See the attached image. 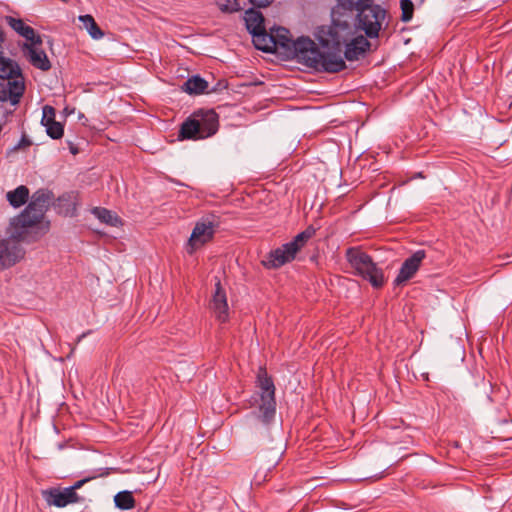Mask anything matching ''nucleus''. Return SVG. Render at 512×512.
Returning a JSON list of instances; mask_svg holds the SVG:
<instances>
[{"instance_id":"nucleus-1","label":"nucleus","mask_w":512,"mask_h":512,"mask_svg":"<svg viewBox=\"0 0 512 512\" xmlns=\"http://www.w3.org/2000/svg\"><path fill=\"white\" fill-rule=\"evenodd\" d=\"M355 34L351 21L333 19L329 26L322 27L318 32L320 47L313 41L311 68L327 73H338L346 68L342 56L343 46Z\"/></svg>"},{"instance_id":"nucleus-2","label":"nucleus","mask_w":512,"mask_h":512,"mask_svg":"<svg viewBox=\"0 0 512 512\" xmlns=\"http://www.w3.org/2000/svg\"><path fill=\"white\" fill-rule=\"evenodd\" d=\"M218 129L219 115L213 109H198L182 123L179 137L202 140L215 135Z\"/></svg>"},{"instance_id":"nucleus-3","label":"nucleus","mask_w":512,"mask_h":512,"mask_svg":"<svg viewBox=\"0 0 512 512\" xmlns=\"http://www.w3.org/2000/svg\"><path fill=\"white\" fill-rule=\"evenodd\" d=\"M256 386L259 389L251 396L250 405L258 407L257 418L269 425L276 413L275 385L265 368H260L257 374Z\"/></svg>"},{"instance_id":"nucleus-4","label":"nucleus","mask_w":512,"mask_h":512,"mask_svg":"<svg viewBox=\"0 0 512 512\" xmlns=\"http://www.w3.org/2000/svg\"><path fill=\"white\" fill-rule=\"evenodd\" d=\"M269 42L275 48H283L291 53L298 62L306 67L311 68V55H313V41L308 37H300L293 40L291 33L284 27L271 28L270 33H267Z\"/></svg>"},{"instance_id":"nucleus-5","label":"nucleus","mask_w":512,"mask_h":512,"mask_svg":"<svg viewBox=\"0 0 512 512\" xmlns=\"http://www.w3.org/2000/svg\"><path fill=\"white\" fill-rule=\"evenodd\" d=\"M345 257L356 274L369 281L374 288L383 286L384 274L382 269L360 247H349L346 250Z\"/></svg>"},{"instance_id":"nucleus-6","label":"nucleus","mask_w":512,"mask_h":512,"mask_svg":"<svg viewBox=\"0 0 512 512\" xmlns=\"http://www.w3.org/2000/svg\"><path fill=\"white\" fill-rule=\"evenodd\" d=\"M313 233V230L306 229L297 234L290 242L271 250L266 259L262 261L263 265L268 269H276L293 261L296 254L304 247Z\"/></svg>"},{"instance_id":"nucleus-7","label":"nucleus","mask_w":512,"mask_h":512,"mask_svg":"<svg viewBox=\"0 0 512 512\" xmlns=\"http://www.w3.org/2000/svg\"><path fill=\"white\" fill-rule=\"evenodd\" d=\"M386 18V10L373 1L365 3L357 13L358 27L368 38H377Z\"/></svg>"},{"instance_id":"nucleus-8","label":"nucleus","mask_w":512,"mask_h":512,"mask_svg":"<svg viewBox=\"0 0 512 512\" xmlns=\"http://www.w3.org/2000/svg\"><path fill=\"white\" fill-rule=\"evenodd\" d=\"M219 224V217L214 214L204 216L197 221L187 243L188 253L192 254L197 249L210 242Z\"/></svg>"},{"instance_id":"nucleus-9","label":"nucleus","mask_w":512,"mask_h":512,"mask_svg":"<svg viewBox=\"0 0 512 512\" xmlns=\"http://www.w3.org/2000/svg\"><path fill=\"white\" fill-rule=\"evenodd\" d=\"M24 238L23 232L17 231L8 239H0V271L15 265L23 258L24 250L19 241Z\"/></svg>"},{"instance_id":"nucleus-10","label":"nucleus","mask_w":512,"mask_h":512,"mask_svg":"<svg viewBox=\"0 0 512 512\" xmlns=\"http://www.w3.org/2000/svg\"><path fill=\"white\" fill-rule=\"evenodd\" d=\"M244 20L247 30L255 38V45L257 49L262 50L264 52L271 51V47L267 45L258 44V42L261 40L265 41L267 37L263 14L258 10L249 8L245 12Z\"/></svg>"},{"instance_id":"nucleus-11","label":"nucleus","mask_w":512,"mask_h":512,"mask_svg":"<svg viewBox=\"0 0 512 512\" xmlns=\"http://www.w3.org/2000/svg\"><path fill=\"white\" fill-rule=\"evenodd\" d=\"M426 257L425 250H417L402 263L399 272L394 279V285L400 286L409 281L419 270L422 261Z\"/></svg>"},{"instance_id":"nucleus-12","label":"nucleus","mask_w":512,"mask_h":512,"mask_svg":"<svg viewBox=\"0 0 512 512\" xmlns=\"http://www.w3.org/2000/svg\"><path fill=\"white\" fill-rule=\"evenodd\" d=\"M44 499L48 505H53L59 508H63L69 504L78 503L81 501V497L77 492L68 489L51 488L43 492Z\"/></svg>"},{"instance_id":"nucleus-13","label":"nucleus","mask_w":512,"mask_h":512,"mask_svg":"<svg viewBox=\"0 0 512 512\" xmlns=\"http://www.w3.org/2000/svg\"><path fill=\"white\" fill-rule=\"evenodd\" d=\"M1 86L2 90H0V100H10L13 104L18 103L24 92V83L21 74L4 80Z\"/></svg>"},{"instance_id":"nucleus-14","label":"nucleus","mask_w":512,"mask_h":512,"mask_svg":"<svg viewBox=\"0 0 512 512\" xmlns=\"http://www.w3.org/2000/svg\"><path fill=\"white\" fill-rule=\"evenodd\" d=\"M211 308L216 319L221 323L229 320V307L225 290L222 288L220 281L215 284V291L211 301Z\"/></svg>"},{"instance_id":"nucleus-15","label":"nucleus","mask_w":512,"mask_h":512,"mask_svg":"<svg viewBox=\"0 0 512 512\" xmlns=\"http://www.w3.org/2000/svg\"><path fill=\"white\" fill-rule=\"evenodd\" d=\"M344 46V60L356 61L369 50L370 42L362 35H354Z\"/></svg>"},{"instance_id":"nucleus-16","label":"nucleus","mask_w":512,"mask_h":512,"mask_svg":"<svg viewBox=\"0 0 512 512\" xmlns=\"http://www.w3.org/2000/svg\"><path fill=\"white\" fill-rule=\"evenodd\" d=\"M41 122L52 139H60L63 136L64 127L61 123L55 121V109L52 106L45 105L43 107Z\"/></svg>"},{"instance_id":"nucleus-17","label":"nucleus","mask_w":512,"mask_h":512,"mask_svg":"<svg viewBox=\"0 0 512 512\" xmlns=\"http://www.w3.org/2000/svg\"><path fill=\"white\" fill-rule=\"evenodd\" d=\"M6 22L13 30L32 44H42L41 37L35 33L31 26L25 24L22 19L8 16L6 17Z\"/></svg>"},{"instance_id":"nucleus-18","label":"nucleus","mask_w":512,"mask_h":512,"mask_svg":"<svg viewBox=\"0 0 512 512\" xmlns=\"http://www.w3.org/2000/svg\"><path fill=\"white\" fill-rule=\"evenodd\" d=\"M49 203V195L44 191H37L33 194L30 203L25 208V216L29 213H34V218H38L39 216H44L45 211L47 209Z\"/></svg>"},{"instance_id":"nucleus-19","label":"nucleus","mask_w":512,"mask_h":512,"mask_svg":"<svg viewBox=\"0 0 512 512\" xmlns=\"http://www.w3.org/2000/svg\"><path fill=\"white\" fill-rule=\"evenodd\" d=\"M37 44L27 45L26 48L28 50L29 60L31 64L39 68L43 71H47L51 68V63L44 52V50L36 47Z\"/></svg>"},{"instance_id":"nucleus-20","label":"nucleus","mask_w":512,"mask_h":512,"mask_svg":"<svg viewBox=\"0 0 512 512\" xmlns=\"http://www.w3.org/2000/svg\"><path fill=\"white\" fill-rule=\"evenodd\" d=\"M208 82L199 75L189 77L182 86L183 91L190 95L210 93ZM213 90H211L212 92Z\"/></svg>"},{"instance_id":"nucleus-21","label":"nucleus","mask_w":512,"mask_h":512,"mask_svg":"<svg viewBox=\"0 0 512 512\" xmlns=\"http://www.w3.org/2000/svg\"><path fill=\"white\" fill-rule=\"evenodd\" d=\"M6 198L14 208L21 207L29 199V189L24 185H20L16 189L7 192Z\"/></svg>"},{"instance_id":"nucleus-22","label":"nucleus","mask_w":512,"mask_h":512,"mask_svg":"<svg viewBox=\"0 0 512 512\" xmlns=\"http://www.w3.org/2000/svg\"><path fill=\"white\" fill-rule=\"evenodd\" d=\"M24 215H25V210L18 217H16L13 220L12 225L15 228V232L21 231L24 233V229L36 226L37 224H39L42 221V219L44 217V216H39L36 219V218H34L35 216H34L33 212L29 213V214H27V216L23 217Z\"/></svg>"},{"instance_id":"nucleus-23","label":"nucleus","mask_w":512,"mask_h":512,"mask_svg":"<svg viewBox=\"0 0 512 512\" xmlns=\"http://www.w3.org/2000/svg\"><path fill=\"white\" fill-rule=\"evenodd\" d=\"M92 213L97 219H99L102 223H105L107 225L117 227L122 224V221L118 217V215L106 208L95 207L92 210Z\"/></svg>"},{"instance_id":"nucleus-24","label":"nucleus","mask_w":512,"mask_h":512,"mask_svg":"<svg viewBox=\"0 0 512 512\" xmlns=\"http://www.w3.org/2000/svg\"><path fill=\"white\" fill-rule=\"evenodd\" d=\"M20 75L19 66L10 59L0 57V78L4 81Z\"/></svg>"},{"instance_id":"nucleus-25","label":"nucleus","mask_w":512,"mask_h":512,"mask_svg":"<svg viewBox=\"0 0 512 512\" xmlns=\"http://www.w3.org/2000/svg\"><path fill=\"white\" fill-rule=\"evenodd\" d=\"M79 21L83 24V27L93 39H100L103 37V31L99 28L95 19L91 15H80Z\"/></svg>"},{"instance_id":"nucleus-26","label":"nucleus","mask_w":512,"mask_h":512,"mask_svg":"<svg viewBox=\"0 0 512 512\" xmlns=\"http://www.w3.org/2000/svg\"><path fill=\"white\" fill-rule=\"evenodd\" d=\"M116 507L129 510L135 507V499L130 491H121L114 497Z\"/></svg>"},{"instance_id":"nucleus-27","label":"nucleus","mask_w":512,"mask_h":512,"mask_svg":"<svg viewBox=\"0 0 512 512\" xmlns=\"http://www.w3.org/2000/svg\"><path fill=\"white\" fill-rule=\"evenodd\" d=\"M246 0H217L219 9L223 12L233 13L246 7Z\"/></svg>"},{"instance_id":"nucleus-28","label":"nucleus","mask_w":512,"mask_h":512,"mask_svg":"<svg viewBox=\"0 0 512 512\" xmlns=\"http://www.w3.org/2000/svg\"><path fill=\"white\" fill-rule=\"evenodd\" d=\"M401 8V21L409 22L413 18L414 14V4L411 0H401L400 1Z\"/></svg>"},{"instance_id":"nucleus-29","label":"nucleus","mask_w":512,"mask_h":512,"mask_svg":"<svg viewBox=\"0 0 512 512\" xmlns=\"http://www.w3.org/2000/svg\"><path fill=\"white\" fill-rule=\"evenodd\" d=\"M371 0H337L339 6L346 10H359L365 3H369Z\"/></svg>"},{"instance_id":"nucleus-30","label":"nucleus","mask_w":512,"mask_h":512,"mask_svg":"<svg viewBox=\"0 0 512 512\" xmlns=\"http://www.w3.org/2000/svg\"><path fill=\"white\" fill-rule=\"evenodd\" d=\"M32 145V141L26 134H23L20 141L10 149L9 153H15L19 150H26Z\"/></svg>"},{"instance_id":"nucleus-31","label":"nucleus","mask_w":512,"mask_h":512,"mask_svg":"<svg viewBox=\"0 0 512 512\" xmlns=\"http://www.w3.org/2000/svg\"><path fill=\"white\" fill-rule=\"evenodd\" d=\"M273 0H248V2L255 6V7H266L268 6Z\"/></svg>"},{"instance_id":"nucleus-32","label":"nucleus","mask_w":512,"mask_h":512,"mask_svg":"<svg viewBox=\"0 0 512 512\" xmlns=\"http://www.w3.org/2000/svg\"><path fill=\"white\" fill-rule=\"evenodd\" d=\"M89 480H90L89 478L78 480L72 486L67 487V488L72 489V491L76 492V490L80 489Z\"/></svg>"},{"instance_id":"nucleus-33","label":"nucleus","mask_w":512,"mask_h":512,"mask_svg":"<svg viewBox=\"0 0 512 512\" xmlns=\"http://www.w3.org/2000/svg\"><path fill=\"white\" fill-rule=\"evenodd\" d=\"M69 149H70V152L73 154V155H76L79 153V150L78 148L72 143V142H69Z\"/></svg>"},{"instance_id":"nucleus-34","label":"nucleus","mask_w":512,"mask_h":512,"mask_svg":"<svg viewBox=\"0 0 512 512\" xmlns=\"http://www.w3.org/2000/svg\"><path fill=\"white\" fill-rule=\"evenodd\" d=\"M61 1H62V2H64V3H67V2H68V0H61Z\"/></svg>"},{"instance_id":"nucleus-35","label":"nucleus","mask_w":512,"mask_h":512,"mask_svg":"<svg viewBox=\"0 0 512 512\" xmlns=\"http://www.w3.org/2000/svg\"><path fill=\"white\" fill-rule=\"evenodd\" d=\"M61 1H62V2H64V3H67V2H68V0H61Z\"/></svg>"}]
</instances>
